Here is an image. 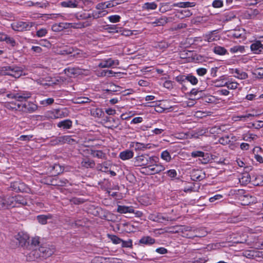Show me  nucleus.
<instances>
[{"instance_id": "f257e3e1", "label": "nucleus", "mask_w": 263, "mask_h": 263, "mask_svg": "<svg viewBox=\"0 0 263 263\" xmlns=\"http://www.w3.org/2000/svg\"><path fill=\"white\" fill-rule=\"evenodd\" d=\"M31 96V93L29 91L19 90L18 91H14L13 92H10L7 95L8 98L15 99L20 103H16V110H20L22 111H26V109H24L26 105L22 102L26 101L27 99L30 98Z\"/></svg>"}, {"instance_id": "f03ea898", "label": "nucleus", "mask_w": 263, "mask_h": 263, "mask_svg": "<svg viewBox=\"0 0 263 263\" xmlns=\"http://www.w3.org/2000/svg\"><path fill=\"white\" fill-rule=\"evenodd\" d=\"M0 73L3 76H9L15 79L25 75L23 67L16 65H8L1 67Z\"/></svg>"}, {"instance_id": "7ed1b4c3", "label": "nucleus", "mask_w": 263, "mask_h": 263, "mask_svg": "<svg viewBox=\"0 0 263 263\" xmlns=\"http://www.w3.org/2000/svg\"><path fill=\"white\" fill-rule=\"evenodd\" d=\"M158 160L156 156H150L148 154H142L134 158V165L136 166H142L144 169L147 166H153Z\"/></svg>"}, {"instance_id": "20e7f679", "label": "nucleus", "mask_w": 263, "mask_h": 263, "mask_svg": "<svg viewBox=\"0 0 263 263\" xmlns=\"http://www.w3.org/2000/svg\"><path fill=\"white\" fill-rule=\"evenodd\" d=\"M55 249L49 245H42L37 249H34L30 253V256H32L34 259L40 257L47 258L54 253Z\"/></svg>"}, {"instance_id": "39448f33", "label": "nucleus", "mask_w": 263, "mask_h": 263, "mask_svg": "<svg viewBox=\"0 0 263 263\" xmlns=\"http://www.w3.org/2000/svg\"><path fill=\"white\" fill-rule=\"evenodd\" d=\"M29 237L27 234L23 232H19L16 235H14L11 240L12 244L13 247H25L27 245L29 244L28 240Z\"/></svg>"}, {"instance_id": "423d86ee", "label": "nucleus", "mask_w": 263, "mask_h": 263, "mask_svg": "<svg viewBox=\"0 0 263 263\" xmlns=\"http://www.w3.org/2000/svg\"><path fill=\"white\" fill-rule=\"evenodd\" d=\"M7 198L10 207H18L26 205L28 204L27 198L20 195L15 196H9Z\"/></svg>"}, {"instance_id": "0eeeda50", "label": "nucleus", "mask_w": 263, "mask_h": 263, "mask_svg": "<svg viewBox=\"0 0 263 263\" xmlns=\"http://www.w3.org/2000/svg\"><path fill=\"white\" fill-rule=\"evenodd\" d=\"M69 111L66 108L55 109L48 111L47 112V117L52 119L66 117L69 115Z\"/></svg>"}, {"instance_id": "6e6552de", "label": "nucleus", "mask_w": 263, "mask_h": 263, "mask_svg": "<svg viewBox=\"0 0 263 263\" xmlns=\"http://www.w3.org/2000/svg\"><path fill=\"white\" fill-rule=\"evenodd\" d=\"M10 188L16 192H28L29 190V187L24 183L20 181L11 183Z\"/></svg>"}, {"instance_id": "1a4fd4ad", "label": "nucleus", "mask_w": 263, "mask_h": 263, "mask_svg": "<svg viewBox=\"0 0 263 263\" xmlns=\"http://www.w3.org/2000/svg\"><path fill=\"white\" fill-rule=\"evenodd\" d=\"M33 26V23L30 22H18L13 26V28L18 31L29 30Z\"/></svg>"}, {"instance_id": "9d476101", "label": "nucleus", "mask_w": 263, "mask_h": 263, "mask_svg": "<svg viewBox=\"0 0 263 263\" xmlns=\"http://www.w3.org/2000/svg\"><path fill=\"white\" fill-rule=\"evenodd\" d=\"M79 50L71 47H65L60 50L59 54L61 55H70L71 57H75L79 54Z\"/></svg>"}, {"instance_id": "9b49d317", "label": "nucleus", "mask_w": 263, "mask_h": 263, "mask_svg": "<svg viewBox=\"0 0 263 263\" xmlns=\"http://www.w3.org/2000/svg\"><path fill=\"white\" fill-rule=\"evenodd\" d=\"M148 219L157 222H163L164 221H168V217H164L162 214L160 213H154L150 214L148 217Z\"/></svg>"}, {"instance_id": "f8f14e48", "label": "nucleus", "mask_w": 263, "mask_h": 263, "mask_svg": "<svg viewBox=\"0 0 263 263\" xmlns=\"http://www.w3.org/2000/svg\"><path fill=\"white\" fill-rule=\"evenodd\" d=\"M191 156L193 158L201 157L202 159H200L199 160L203 164L207 163L209 160V156L208 153H204L202 151H194L191 153Z\"/></svg>"}, {"instance_id": "ddd939ff", "label": "nucleus", "mask_w": 263, "mask_h": 263, "mask_svg": "<svg viewBox=\"0 0 263 263\" xmlns=\"http://www.w3.org/2000/svg\"><path fill=\"white\" fill-rule=\"evenodd\" d=\"M119 64L118 60H114L111 58L107 60H102L98 65L100 68H109L114 65H118Z\"/></svg>"}, {"instance_id": "4468645a", "label": "nucleus", "mask_w": 263, "mask_h": 263, "mask_svg": "<svg viewBox=\"0 0 263 263\" xmlns=\"http://www.w3.org/2000/svg\"><path fill=\"white\" fill-rule=\"evenodd\" d=\"M191 177L193 181H200L205 177V174L201 170H193L191 172Z\"/></svg>"}, {"instance_id": "2eb2a0df", "label": "nucleus", "mask_w": 263, "mask_h": 263, "mask_svg": "<svg viewBox=\"0 0 263 263\" xmlns=\"http://www.w3.org/2000/svg\"><path fill=\"white\" fill-rule=\"evenodd\" d=\"M183 228L184 229H182V234L181 235L183 237L193 239L194 234L193 231L195 230V228L187 226H183Z\"/></svg>"}, {"instance_id": "dca6fc26", "label": "nucleus", "mask_w": 263, "mask_h": 263, "mask_svg": "<svg viewBox=\"0 0 263 263\" xmlns=\"http://www.w3.org/2000/svg\"><path fill=\"white\" fill-rule=\"evenodd\" d=\"M252 174L248 172H245L241 174V177L239 178L240 183L242 185H247L250 182H252Z\"/></svg>"}, {"instance_id": "f3484780", "label": "nucleus", "mask_w": 263, "mask_h": 263, "mask_svg": "<svg viewBox=\"0 0 263 263\" xmlns=\"http://www.w3.org/2000/svg\"><path fill=\"white\" fill-rule=\"evenodd\" d=\"M172 20V17H167L166 16H163L156 19L154 22H152V24L154 27L164 26Z\"/></svg>"}, {"instance_id": "a211bd4d", "label": "nucleus", "mask_w": 263, "mask_h": 263, "mask_svg": "<svg viewBox=\"0 0 263 263\" xmlns=\"http://www.w3.org/2000/svg\"><path fill=\"white\" fill-rule=\"evenodd\" d=\"M251 50L255 54H259L263 52V45L259 41H257L251 45Z\"/></svg>"}, {"instance_id": "6ab92c4d", "label": "nucleus", "mask_w": 263, "mask_h": 263, "mask_svg": "<svg viewBox=\"0 0 263 263\" xmlns=\"http://www.w3.org/2000/svg\"><path fill=\"white\" fill-rule=\"evenodd\" d=\"M130 146L135 149V151H144L151 148L150 144H144L139 142H132Z\"/></svg>"}, {"instance_id": "aec40b11", "label": "nucleus", "mask_w": 263, "mask_h": 263, "mask_svg": "<svg viewBox=\"0 0 263 263\" xmlns=\"http://www.w3.org/2000/svg\"><path fill=\"white\" fill-rule=\"evenodd\" d=\"M252 183L255 186L262 185L263 176L252 173Z\"/></svg>"}, {"instance_id": "412c9836", "label": "nucleus", "mask_w": 263, "mask_h": 263, "mask_svg": "<svg viewBox=\"0 0 263 263\" xmlns=\"http://www.w3.org/2000/svg\"><path fill=\"white\" fill-rule=\"evenodd\" d=\"M72 122L70 119H66L59 122L57 126L63 130L69 129L72 127Z\"/></svg>"}, {"instance_id": "4be33fe9", "label": "nucleus", "mask_w": 263, "mask_h": 263, "mask_svg": "<svg viewBox=\"0 0 263 263\" xmlns=\"http://www.w3.org/2000/svg\"><path fill=\"white\" fill-rule=\"evenodd\" d=\"M217 31V30H213L212 31H210L208 34H206L203 35L204 37V40L205 41L208 42H212L215 41H217L219 39V36L217 35H215V32Z\"/></svg>"}, {"instance_id": "5701e85b", "label": "nucleus", "mask_w": 263, "mask_h": 263, "mask_svg": "<svg viewBox=\"0 0 263 263\" xmlns=\"http://www.w3.org/2000/svg\"><path fill=\"white\" fill-rule=\"evenodd\" d=\"M134 156V152L132 151L126 149L121 152L119 154V158L122 160H128Z\"/></svg>"}, {"instance_id": "b1692460", "label": "nucleus", "mask_w": 263, "mask_h": 263, "mask_svg": "<svg viewBox=\"0 0 263 263\" xmlns=\"http://www.w3.org/2000/svg\"><path fill=\"white\" fill-rule=\"evenodd\" d=\"M259 14V11L257 9H250L244 12L243 15L246 19H253Z\"/></svg>"}, {"instance_id": "393cba45", "label": "nucleus", "mask_w": 263, "mask_h": 263, "mask_svg": "<svg viewBox=\"0 0 263 263\" xmlns=\"http://www.w3.org/2000/svg\"><path fill=\"white\" fill-rule=\"evenodd\" d=\"M117 212L121 214L134 213V209L132 206H126L124 205H118Z\"/></svg>"}, {"instance_id": "a878e982", "label": "nucleus", "mask_w": 263, "mask_h": 263, "mask_svg": "<svg viewBox=\"0 0 263 263\" xmlns=\"http://www.w3.org/2000/svg\"><path fill=\"white\" fill-rule=\"evenodd\" d=\"M155 239L151 236H143L139 240V243L145 245H152L155 243Z\"/></svg>"}, {"instance_id": "bb28decb", "label": "nucleus", "mask_w": 263, "mask_h": 263, "mask_svg": "<svg viewBox=\"0 0 263 263\" xmlns=\"http://www.w3.org/2000/svg\"><path fill=\"white\" fill-rule=\"evenodd\" d=\"M233 72L232 73H235L236 74V75H235L234 77L241 80H245L248 78V74L243 71L242 70L239 69H232Z\"/></svg>"}, {"instance_id": "cd10ccee", "label": "nucleus", "mask_w": 263, "mask_h": 263, "mask_svg": "<svg viewBox=\"0 0 263 263\" xmlns=\"http://www.w3.org/2000/svg\"><path fill=\"white\" fill-rule=\"evenodd\" d=\"M53 182H55L54 183L53 186H65L69 182L68 180L65 178H60L56 177H53Z\"/></svg>"}, {"instance_id": "c85d7f7f", "label": "nucleus", "mask_w": 263, "mask_h": 263, "mask_svg": "<svg viewBox=\"0 0 263 263\" xmlns=\"http://www.w3.org/2000/svg\"><path fill=\"white\" fill-rule=\"evenodd\" d=\"M195 6V4L194 2H179L176 3H174L172 6V7H177L179 8H188V7H192Z\"/></svg>"}, {"instance_id": "c756f323", "label": "nucleus", "mask_w": 263, "mask_h": 263, "mask_svg": "<svg viewBox=\"0 0 263 263\" xmlns=\"http://www.w3.org/2000/svg\"><path fill=\"white\" fill-rule=\"evenodd\" d=\"M52 217V215H40L36 217L38 222L42 224H45L47 223L48 219H51Z\"/></svg>"}, {"instance_id": "7c9ffc66", "label": "nucleus", "mask_w": 263, "mask_h": 263, "mask_svg": "<svg viewBox=\"0 0 263 263\" xmlns=\"http://www.w3.org/2000/svg\"><path fill=\"white\" fill-rule=\"evenodd\" d=\"M193 232L194 233V238L204 237L208 234L207 232L204 229L201 228H195V230Z\"/></svg>"}, {"instance_id": "2f4dec72", "label": "nucleus", "mask_w": 263, "mask_h": 263, "mask_svg": "<svg viewBox=\"0 0 263 263\" xmlns=\"http://www.w3.org/2000/svg\"><path fill=\"white\" fill-rule=\"evenodd\" d=\"M61 5L63 7L76 8L78 7V2L77 0L68 1L62 2Z\"/></svg>"}, {"instance_id": "473e14b6", "label": "nucleus", "mask_w": 263, "mask_h": 263, "mask_svg": "<svg viewBox=\"0 0 263 263\" xmlns=\"http://www.w3.org/2000/svg\"><path fill=\"white\" fill-rule=\"evenodd\" d=\"M183 226H175L168 228L167 232L171 233H181L182 234Z\"/></svg>"}, {"instance_id": "72a5a7b5", "label": "nucleus", "mask_w": 263, "mask_h": 263, "mask_svg": "<svg viewBox=\"0 0 263 263\" xmlns=\"http://www.w3.org/2000/svg\"><path fill=\"white\" fill-rule=\"evenodd\" d=\"M111 32L112 33H120L121 35L126 36L132 35L133 34V32L132 30L121 27L119 28V29L116 31H112Z\"/></svg>"}, {"instance_id": "f704fd0d", "label": "nucleus", "mask_w": 263, "mask_h": 263, "mask_svg": "<svg viewBox=\"0 0 263 263\" xmlns=\"http://www.w3.org/2000/svg\"><path fill=\"white\" fill-rule=\"evenodd\" d=\"M65 143L69 144H74L78 143L77 138L75 136H64Z\"/></svg>"}, {"instance_id": "c9c22d12", "label": "nucleus", "mask_w": 263, "mask_h": 263, "mask_svg": "<svg viewBox=\"0 0 263 263\" xmlns=\"http://www.w3.org/2000/svg\"><path fill=\"white\" fill-rule=\"evenodd\" d=\"M213 52L217 54L223 55L228 53L227 50L224 47L216 46L213 49Z\"/></svg>"}, {"instance_id": "e433bc0d", "label": "nucleus", "mask_w": 263, "mask_h": 263, "mask_svg": "<svg viewBox=\"0 0 263 263\" xmlns=\"http://www.w3.org/2000/svg\"><path fill=\"white\" fill-rule=\"evenodd\" d=\"M91 155L94 157H97L100 159H105L106 155L102 151L91 150Z\"/></svg>"}, {"instance_id": "4c0bfd02", "label": "nucleus", "mask_w": 263, "mask_h": 263, "mask_svg": "<svg viewBox=\"0 0 263 263\" xmlns=\"http://www.w3.org/2000/svg\"><path fill=\"white\" fill-rule=\"evenodd\" d=\"M81 164L83 166L86 168H92L95 166V163L93 160H90L88 159H85L82 161Z\"/></svg>"}, {"instance_id": "58836bf2", "label": "nucleus", "mask_w": 263, "mask_h": 263, "mask_svg": "<svg viewBox=\"0 0 263 263\" xmlns=\"http://www.w3.org/2000/svg\"><path fill=\"white\" fill-rule=\"evenodd\" d=\"M9 207V205L8 202V198L0 197V210L6 209Z\"/></svg>"}, {"instance_id": "ea45409f", "label": "nucleus", "mask_w": 263, "mask_h": 263, "mask_svg": "<svg viewBox=\"0 0 263 263\" xmlns=\"http://www.w3.org/2000/svg\"><path fill=\"white\" fill-rule=\"evenodd\" d=\"M227 81L224 76L220 77V80H217L215 82V86L216 87H223L226 86Z\"/></svg>"}, {"instance_id": "a19ab883", "label": "nucleus", "mask_w": 263, "mask_h": 263, "mask_svg": "<svg viewBox=\"0 0 263 263\" xmlns=\"http://www.w3.org/2000/svg\"><path fill=\"white\" fill-rule=\"evenodd\" d=\"M25 104L26 106L24 107V109H26L25 112H32L37 109V106L33 103H25Z\"/></svg>"}, {"instance_id": "79ce46f5", "label": "nucleus", "mask_w": 263, "mask_h": 263, "mask_svg": "<svg viewBox=\"0 0 263 263\" xmlns=\"http://www.w3.org/2000/svg\"><path fill=\"white\" fill-rule=\"evenodd\" d=\"M157 7V4L154 2H152V3H145L143 6V8L144 9L149 10H155L156 9Z\"/></svg>"}, {"instance_id": "37998d69", "label": "nucleus", "mask_w": 263, "mask_h": 263, "mask_svg": "<svg viewBox=\"0 0 263 263\" xmlns=\"http://www.w3.org/2000/svg\"><path fill=\"white\" fill-rule=\"evenodd\" d=\"M90 101L91 100L87 97H78L75 99L74 102L77 104H85L90 102Z\"/></svg>"}, {"instance_id": "c03bdc74", "label": "nucleus", "mask_w": 263, "mask_h": 263, "mask_svg": "<svg viewBox=\"0 0 263 263\" xmlns=\"http://www.w3.org/2000/svg\"><path fill=\"white\" fill-rule=\"evenodd\" d=\"M201 98L204 102L207 103H212L214 101V98L212 96H206L203 93L200 96L198 97V99Z\"/></svg>"}, {"instance_id": "a18cd8bd", "label": "nucleus", "mask_w": 263, "mask_h": 263, "mask_svg": "<svg viewBox=\"0 0 263 263\" xmlns=\"http://www.w3.org/2000/svg\"><path fill=\"white\" fill-rule=\"evenodd\" d=\"M186 80L194 85H196L198 82V79L191 74L186 75Z\"/></svg>"}, {"instance_id": "49530a36", "label": "nucleus", "mask_w": 263, "mask_h": 263, "mask_svg": "<svg viewBox=\"0 0 263 263\" xmlns=\"http://www.w3.org/2000/svg\"><path fill=\"white\" fill-rule=\"evenodd\" d=\"M175 80L181 85H183L187 81L186 75H179L175 78Z\"/></svg>"}, {"instance_id": "de8ad7c7", "label": "nucleus", "mask_w": 263, "mask_h": 263, "mask_svg": "<svg viewBox=\"0 0 263 263\" xmlns=\"http://www.w3.org/2000/svg\"><path fill=\"white\" fill-rule=\"evenodd\" d=\"M108 164L106 162L102 164H99L97 166L98 170L103 172H107L108 171Z\"/></svg>"}, {"instance_id": "09e8293b", "label": "nucleus", "mask_w": 263, "mask_h": 263, "mask_svg": "<svg viewBox=\"0 0 263 263\" xmlns=\"http://www.w3.org/2000/svg\"><path fill=\"white\" fill-rule=\"evenodd\" d=\"M172 7V5L171 6H169L168 3L162 4L159 8V10L161 12L164 13L171 10Z\"/></svg>"}, {"instance_id": "8fccbe9b", "label": "nucleus", "mask_w": 263, "mask_h": 263, "mask_svg": "<svg viewBox=\"0 0 263 263\" xmlns=\"http://www.w3.org/2000/svg\"><path fill=\"white\" fill-rule=\"evenodd\" d=\"M161 157L166 162H170L171 160V156L168 152L164 151L162 152Z\"/></svg>"}, {"instance_id": "3c124183", "label": "nucleus", "mask_w": 263, "mask_h": 263, "mask_svg": "<svg viewBox=\"0 0 263 263\" xmlns=\"http://www.w3.org/2000/svg\"><path fill=\"white\" fill-rule=\"evenodd\" d=\"M180 14L178 15V17L183 18L184 17H189L192 13L189 10H181L179 12Z\"/></svg>"}, {"instance_id": "603ef678", "label": "nucleus", "mask_w": 263, "mask_h": 263, "mask_svg": "<svg viewBox=\"0 0 263 263\" xmlns=\"http://www.w3.org/2000/svg\"><path fill=\"white\" fill-rule=\"evenodd\" d=\"M238 83L236 82L227 81L226 86L228 89H235L237 88Z\"/></svg>"}, {"instance_id": "864d4df0", "label": "nucleus", "mask_w": 263, "mask_h": 263, "mask_svg": "<svg viewBox=\"0 0 263 263\" xmlns=\"http://www.w3.org/2000/svg\"><path fill=\"white\" fill-rule=\"evenodd\" d=\"M54 102V99L51 98H49L40 101V104L44 106H46L52 104Z\"/></svg>"}, {"instance_id": "5fc2aeb1", "label": "nucleus", "mask_w": 263, "mask_h": 263, "mask_svg": "<svg viewBox=\"0 0 263 263\" xmlns=\"http://www.w3.org/2000/svg\"><path fill=\"white\" fill-rule=\"evenodd\" d=\"M121 246L124 248H132L133 246V242L132 239H129L127 241L122 239Z\"/></svg>"}, {"instance_id": "6e6d98bb", "label": "nucleus", "mask_w": 263, "mask_h": 263, "mask_svg": "<svg viewBox=\"0 0 263 263\" xmlns=\"http://www.w3.org/2000/svg\"><path fill=\"white\" fill-rule=\"evenodd\" d=\"M158 161L155 162V163H157ZM146 170H147V172H149L150 174H157V169L156 168V164H154L153 166H147L146 168H145Z\"/></svg>"}, {"instance_id": "4d7b16f0", "label": "nucleus", "mask_w": 263, "mask_h": 263, "mask_svg": "<svg viewBox=\"0 0 263 263\" xmlns=\"http://www.w3.org/2000/svg\"><path fill=\"white\" fill-rule=\"evenodd\" d=\"M203 93V91L201 90L197 89L196 88H193L191 91L189 92V95L191 96L192 95L197 96L199 95V96L202 95Z\"/></svg>"}, {"instance_id": "13d9d810", "label": "nucleus", "mask_w": 263, "mask_h": 263, "mask_svg": "<svg viewBox=\"0 0 263 263\" xmlns=\"http://www.w3.org/2000/svg\"><path fill=\"white\" fill-rule=\"evenodd\" d=\"M43 182L46 184L53 185V177L51 176H48L46 178H44L43 180Z\"/></svg>"}, {"instance_id": "bf43d9fd", "label": "nucleus", "mask_w": 263, "mask_h": 263, "mask_svg": "<svg viewBox=\"0 0 263 263\" xmlns=\"http://www.w3.org/2000/svg\"><path fill=\"white\" fill-rule=\"evenodd\" d=\"M52 30L54 32H60L63 30L61 23L55 24L52 26Z\"/></svg>"}, {"instance_id": "052dcab7", "label": "nucleus", "mask_w": 263, "mask_h": 263, "mask_svg": "<svg viewBox=\"0 0 263 263\" xmlns=\"http://www.w3.org/2000/svg\"><path fill=\"white\" fill-rule=\"evenodd\" d=\"M257 137V135L253 134H249L248 135H243V140L245 141H251L252 140H254Z\"/></svg>"}, {"instance_id": "680f3d73", "label": "nucleus", "mask_w": 263, "mask_h": 263, "mask_svg": "<svg viewBox=\"0 0 263 263\" xmlns=\"http://www.w3.org/2000/svg\"><path fill=\"white\" fill-rule=\"evenodd\" d=\"M5 106L8 109L16 110V103L13 101L7 103Z\"/></svg>"}, {"instance_id": "e2e57ef3", "label": "nucleus", "mask_w": 263, "mask_h": 263, "mask_svg": "<svg viewBox=\"0 0 263 263\" xmlns=\"http://www.w3.org/2000/svg\"><path fill=\"white\" fill-rule=\"evenodd\" d=\"M120 16L118 15H111L108 17L109 21L111 23H117L120 21Z\"/></svg>"}, {"instance_id": "0e129e2a", "label": "nucleus", "mask_w": 263, "mask_h": 263, "mask_svg": "<svg viewBox=\"0 0 263 263\" xmlns=\"http://www.w3.org/2000/svg\"><path fill=\"white\" fill-rule=\"evenodd\" d=\"M70 202L75 204H79L84 202V200L80 198L73 197L70 199Z\"/></svg>"}, {"instance_id": "69168bd1", "label": "nucleus", "mask_w": 263, "mask_h": 263, "mask_svg": "<svg viewBox=\"0 0 263 263\" xmlns=\"http://www.w3.org/2000/svg\"><path fill=\"white\" fill-rule=\"evenodd\" d=\"M47 33V30L45 28H42L36 31V35L38 37H43Z\"/></svg>"}, {"instance_id": "338daca9", "label": "nucleus", "mask_w": 263, "mask_h": 263, "mask_svg": "<svg viewBox=\"0 0 263 263\" xmlns=\"http://www.w3.org/2000/svg\"><path fill=\"white\" fill-rule=\"evenodd\" d=\"M254 74L259 78H263V68H259L255 70Z\"/></svg>"}, {"instance_id": "774afa93", "label": "nucleus", "mask_w": 263, "mask_h": 263, "mask_svg": "<svg viewBox=\"0 0 263 263\" xmlns=\"http://www.w3.org/2000/svg\"><path fill=\"white\" fill-rule=\"evenodd\" d=\"M165 173L172 178H175L177 175V172L173 169L167 171Z\"/></svg>"}]
</instances>
